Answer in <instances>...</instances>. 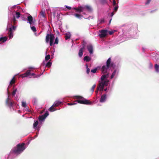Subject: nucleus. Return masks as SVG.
<instances>
[{"label":"nucleus","mask_w":159,"mask_h":159,"mask_svg":"<svg viewBox=\"0 0 159 159\" xmlns=\"http://www.w3.org/2000/svg\"><path fill=\"white\" fill-rule=\"evenodd\" d=\"M25 144L24 143L18 144L11 150V152L16 154H20L25 149Z\"/></svg>","instance_id":"obj_1"},{"label":"nucleus","mask_w":159,"mask_h":159,"mask_svg":"<svg viewBox=\"0 0 159 159\" xmlns=\"http://www.w3.org/2000/svg\"><path fill=\"white\" fill-rule=\"evenodd\" d=\"M55 37L52 34H48L46 37V42L48 43L49 42L50 45L52 46L53 45V41Z\"/></svg>","instance_id":"obj_2"},{"label":"nucleus","mask_w":159,"mask_h":159,"mask_svg":"<svg viewBox=\"0 0 159 159\" xmlns=\"http://www.w3.org/2000/svg\"><path fill=\"white\" fill-rule=\"evenodd\" d=\"M75 99H83L84 104L90 105L92 104V102L90 101L89 100H88L80 96H75Z\"/></svg>","instance_id":"obj_3"},{"label":"nucleus","mask_w":159,"mask_h":159,"mask_svg":"<svg viewBox=\"0 0 159 159\" xmlns=\"http://www.w3.org/2000/svg\"><path fill=\"white\" fill-rule=\"evenodd\" d=\"M111 58H109L107 60L106 62V66L107 68L112 67L114 68L115 65L113 62H111Z\"/></svg>","instance_id":"obj_4"},{"label":"nucleus","mask_w":159,"mask_h":159,"mask_svg":"<svg viewBox=\"0 0 159 159\" xmlns=\"http://www.w3.org/2000/svg\"><path fill=\"white\" fill-rule=\"evenodd\" d=\"M14 102L11 99L9 98V96L6 101V104L7 106L11 108L12 107Z\"/></svg>","instance_id":"obj_5"},{"label":"nucleus","mask_w":159,"mask_h":159,"mask_svg":"<svg viewBox=\"0 0 159 159\" xmlns=\"http://www.w3.org/2000/svg\"><path fill=\"white\" fill-rule=\"evenodd\" d=\"M49 113L48 111H46L45 114L39 117V120L40 121H43L45 118L48 115Z\"/></svg>","instance_id":"obj_6"},{"label":"nucleus","mask_w":159,"mask_h":159,"mask_svg":"<svg viewBox=\"0 0 159 159\" xmlns=\"http://www.w3.org/2000/svg\"><path fill=\"white\" fill-rule=\"evenodd\" d=\"M107 30H101L100 34V37L101 38L105 37L107 35Z\"/></svg>","instance_id":"obj_7"},{"label":"nucleus","mask_w":159,"mask_h":159,"mask_svg":"<svg viewBox=\"0 0 159 159\" xmlns=\"http://www.w3.org/2000/svg\"><path fill=\"white\" fill-rule=\"evenodd\" d=\"M85 47V45L84 44H83V47L82 48H81L79 51V56L80 57H82L83 55V51L84 49V48Z\"/></svg>","instance_id":"obj_8"},{"label":"nucleus","mask_w":159,"mask_h":159,"mask_svg":"<svg viewBox=\"0 0 159 159\" xmlns=\"http://www.w3.org/2000/svg\"><path fill=\"white\" fill-rule=\"evenodd\" d=\"M87 47L90 54H92L93 51V48L92 45L91 44H89L87 46Z\"/></svg>","instance_id":"obj_9"},{"label":"nucleus","mask_w":159,"mask_h":159,"mask_svg":"<svg viewBox=\"0 0 159 159\" xmlns=\"http://www.w3.org/2000/svg\"><path fill=\"white\" fill-rule=\"evenodd\" d=\"M107 98V95L106 94H103L101 96L100 100V102H103L106 101Z\"/></svg>","instance_id":"obj_10"},{"label":"nucleus","mask_w":159,"mask_h":159,"mask_svg":"<svg viewBox=\"0 0 159 159\" xmlns=\"http://www.w3.org/2000/svg\"><path fill=\"white\" fill-rule=\"evenodd\" d=\"M109 69V68H107V67L105 66H103L101 70L103 74H105L107 72V70Z\"/></svg>","instance_id":"obj_11"},{"label":"nucleus","mask_w":159,"mask_h":159,"mask_svg":"<svg viewBox=\"0 0 159 159\" xmlns=\"http://www.w3.org/2000/svg\"><path fill=\"white\" fill-rule=\"evenodd\" d=\"M8 35L10 38H11L13 37V33L12 30V28H10L8 30Z\"/></svg>","instance_id":"obj_12"},{"label":"nucleus","mask_w":159,"mask_h":159,"mask_svg":"<svg viewBox=\"0 0 159 159\" xmlns=\"http://www.w3.org/2000/svg\"><path fill=\"white\" fill-rule=\"evenodd\" d=\"M30 70H27L25 73L22 75V77L23 78L28 76L30 74Z\"/></svg>","instance_id":"obj_13"},{"label":"nucleus","mask_w":159,"mask_h":159,"mask_svg":"<svg viewBox=\"0 0 159 159\" xmlns=\"http://www.w3.org/2000/svg\"><path fill=\"white\" fill-rule=\"evenodd\" d=\"M27 20L30 24H31L33 23V18L30 15L28 16Z\"/></svg>","instance_id":"obj_14"},{"label":"nucleus","mask_w":159,"mask_h":159,"mask_svg":"<svg viewBox=\"0 0 159 159\" xmlns=\"http://www.w3.org/2000/svg\"><path fill=\"white\" fill-rule=\"evenodd\" d=\"M104 84L105 83H104V82H103V81H102L101 82H100L98 84L97 87L98 90H99V89L100 88H104V87L105 86Z\"/></svg>","instance_id":"obj_15"},{"label":"nucleus","mask_w":159,"mask_h":159,"mask_svg":"<svg viewBox=\"0 0 159 159\" xmlns=\"http://www.w3.org/2000/svg\"><path fill=\"white\" fill-rule=\"evenodd\" d=\"M61 102L58 101H57L55 102L53 104V106H54V107H58L59 105L61 104Z\"/></svg>","instance_id":"obj_16"},{"label":"nucleus","mask_w":159,"mask_h":159,"mask_svg":"<svg viewBox=\"0 0 159 159\" xmlns=\"http://www.w3.org/2000/svg\"><path fill=\"white\" fill-rule=\"evenodd\" d=\"M108 74H107V75H102L101 77V79L102 81H104V80L106 79V78H107L108 77Z\"/></svg>","instance_id":"obj_17"},{"label":"nucleus","mask_w":159,"mask_h":159,"mask_svg":"<svg viewBox=\"0 0 159 159\" xmlns=\"http://www.w3.org/2000/svg\"><path fill=\"white\" fill-rule=\"evenodd\" d=\"M7 37H1L0 38V41H2V42H4L7 40Z\"/></svg>","instance_id":"obj_18"},{"label":"nucleus","mask_w":159,"mask_h":159,"mask_svg":"<svg viewBox=\"0 0 159 159\" xmlns=\"http://www.w3.org/2000/svg\"><path fill=\"white\" fill-rule=\"evenodd\" d=\"M74 16L80 19H81L83 17L82 15L77 13H75L74 14Z\"/></svg>","instance_id":"obj_19"},{"label":"nucleus","mask_w":159,"mask_h":159,"mask_svg":"<svg viewBox=\"0 0 159 159\" xmlns=\"http://www.w3.org/2000/svg\"><path fill=\"white\" fill-rule=\"evenodd\" d=\"M40 15L44 18H45V12L44 11H42L40 13Z\"/></svg>","instance_id":"obj_20"},{"label":"nucleus","mask_w":159,"mask_h":159,"mask_svg":"<svg viewBox=\"0 0 159 159\" xmlns=\"http://www.w3.org/2000/svg\"><path fill=\"white\" fill-rule=\"evenodd\" d=\"M90 58L88 56H86L84 57V61H86L87 62H89L90 60Z\"/></svg>","instance_id":"obj_21"},{"label":"nucleus","mask_w":159,"mask_h":159,"mask_svg":"<svg viewBox=\"0 0 159 159\" xmlns=\"http://www.w3.org/2000/svg\"><path fill=\"white\" fill-rule=\"evenodd\" d=\"M154 67L156 71L157 72H159V65H158L157 64H155V65Z\"/></svg>","instance_id":"obj_22"},{"label":"nucleus","mask_w":159,"mask_h":159,"mask_svg":"<svg viewBox=\"0 0 159 159\" xmlns=\"http://www.w3.org/2000/svg\"><path fill=\"white\" fill-rule=\"evenodd\" d=\"M81 8H80V6L78 8L74 7L73 9L75 10L76 11L81 12Z\"/></svg>","instance_id":"obj_23"},{"label":"nucleus","mask_w":159,"mask_h":159,"mask_svg":"<svg viewBox=\"0 0 159 159\" xmlns=\"http://www.w3.org/2000/svg\"><path fill=\"white\" fill-rule=\"evenodd\" d=\"M70 37V34H66L65 36V38L66 40L69 39Z\"/></svg>","instance_id":"obj_24"},{"label":"nucleus","mask_w":159,"mask_h":159,"mask_svg":"<svg viewBox=\"0 0 159 159\" xmlns=\"http://www.w3.org/2000/svg\"><path fill=\"white\" fill-rule=\"evenodd\" d=\"M54 107H54V106H53V105L49 109V110L51 111V112H53L55 110H56L54 109Z\"/></svg>","instance_id":"obj_25"},{"label":"nucleus","mask_w":159,"mask_h":159,"mask_svg":"<svg viewBox=\"0 0 159 159\" xmlns=\"http://www.w3.org/2000/svg\"><path fill=\"white\" fill-rule=\"evenodd\" d=\"M77 99V100L75 101V102H77L78 103L80 104H84L83 99H82V100H79L80 99Z\"/></svg>","instance_id":"obj_26"},{"label":"nucleus","mask_w":159,"mask_h":159,"mask_svg":"<svg viewBox=\"0 0 159 159\" xmlns=\"http://www.w3.org/2000/svg\"><path fill=\"white\" fill-rule=\"evenodd\" d=\"M15 82V79L14 77H13V78L11 80L10 82V85H12L14 84Z\"/></svg>","instance_id":"obj_27"},{"label":"nucleus","mask_w":159,"mask_h":159,"mask_svg":"<svg viewBox=\"0 0 159 159\" xmlns=\"http://www.w3.org/2000/svg\"><path fill=\"white\" fill-rule=\"evenodd\" d=\"M52 65V62L50 61H49L47 62V63L46 65V66L48 67V68H49Z\"/></svg>","instance_id":"obj_28"},{"label":"nucleus","mask_w":159,"mask_h":159,"mask_svg":"<svg viewBox=\"0 0 159 159\" xmlns=\"http://www.w3.org/2000/svg\"><path fill=\"white\" fill-rule=\"evenodd\" d=\"M38 121L37 120H36L33 124V126L34 128H36L38 125Z\"/></svg>","instance_id":"obj_29"},{"label":"nucleus","mask_w":159,"mask_h":159,"mask_svg":"<svg viewBox=\"0 0 159 159\" xmlns=\"http://www.w3.org/2000/svg\"><path fill=\"white\" fill-rule=\"evenodd\" d=\"M85 8L88 11H92V9L90 6H85Z\"/></svg>","instance_id":"obj_30"},{"label":"nucleus","mask_w":159,"mask_h":159,"mask_svg":"<svg viewBox=\"0 0 159 159\" xmlns=\"http://www.w3.org/2000/svg\"><path fill=\"white\" fill-rule=\"evenodd\" d=\"M50 56L49 55H46L45 57V60L47 61L50 58Z\"/></svg>","instance_id":"obj_31"},{"label":"nucleus","mask_w":159,"mask_h":159,"mask_svg":"<svg viewBox=\"0 0 159 159\" xmlns=\"http://www.w3.org/2000/svg\"><path fill=\"white\" fill-rule=\"evenodd\" d=\"M96 84H94L91 89V91L92 93H93L94 91V89L96 87Z\"/></svg>","instance_id":"obj_32"},{"label":"nucleus","mask_w":159,"mask_h":159,"mask_svg":"<svg viewBox=\"0 0 159 159\" xmlns=\"http://www.w3.org/2000/svg\"><path fill=\"white\" fill-rule=\"evenodd\" d=\"M22 106L24 107H26L27 106L26 103L25 102H22Z\"/></svg>","instance_id":"obj_33"},{"label":"nucleus","mask_w":159,"mask_h":159,"mask_svg":"<svg viewBox=\"0 0 159 159\" xmlns=\"http://www.w3.org/2000/svg\"><path fill=\"white\" fill-rule=\"evenodd\" d=\"M16 21V17H15V16H14L13 18V20H12L13 24L14 25H15Z\"/></svg>","instance_id":"obj_34"},{"label":"nucleus","mask_w":159,"mask_h":159,"mask_svg":"<svg viewBox=\"0 0 159 159\" xmlns=\"http://www.w3.org/2000/svg\"><path fill=\"white\" fill-rule=\"evenodd\" d=\"M31 30L34 32H35L36 31V28L34 26L31 27Z\"/></svg>","instance_id":"obj_35"},{"label":"nucleus","mask_w":159,"mask_h":159,"mask_svg":"<svg viewBox=\"0 0 159 159\" xmlns=\"http://www.w3.org/2000/svg\"><path fill=\"white\" fill-rule=\"evenodd\" d=\"M104 82V83H105V86H107L108 85V82H109V80H106L104 81H103Z\"/></svg>","instance_id":"obj_36"},{"label":"nucleus","mask_w":159,"mask_h":159,"mask_svg":"<svg viewBox=\"0 0 159 159\" xmlns=\"http://www.w3.org/2000/svg\"><path fill=\"white\" fill-rule=\"evenodd\" d=\"M20 13L19 12H16V17L17 18H18L20 17Z\"/></svg>","instance_id":"obj_37"},{"label":"nucleus","mask_w":159,"mask_h":159,"mask_svg":"<svg viewBox=\"0 0 159 159\" xmlns=\"http://www.w3.org/2000/svg\"><path fill=\"white\" fill-rule=\"evenodd\" d=\"M58 43V39L57 37L55 40V42L54 43V44H57Z\"/></svg>","instance_id":"obj_38"},{"label":"nucleus","mask_w":159,"mask_h":159,"mask_svg":"<svg viewBox=\"0 0 159 159\" xmlns=\"http://www.w3.org/2000/svg\"><path fill=\"white\" fill-rule=\"evenodd\" d=\"M30 74L31 76H34L35 78L38 77L40 76V75H36L34 73Z\"/></svg>","instance_id":"obj_39"},{"label":"nucleus","mask_w":159,"mask_h":159,"mask_svg":"<svg viewBox=\"0 0 159 159\" xmlns=\"http://www.w3.org/2000/svg\"><path fill=\"white\" fill-rule=\"evenodd\" d=\"M97 70V68H95L91 70V72L94 73H95Z\"/></svg>","instance_id":"obj_40"},{"label":"nucleus","mask_w":159,"mask_h":159,"mask_svg":"<svg viewBox=\"0 0 159 159\" xmlns=\"http://www.w3.org/2000/svg\"><path fill=\"white\" fill-rule=\"evenodd\" d=\"M80 8H81V12H83L84 9H85V6L84 7L80 6Z\"/></svg>","instance_id":"obj_41"},{"label":"nucleus","mask_w":159,"mask_h":159,"mask_svg":"<svg viewBox=\"0 0 159 159\" xmlns=\"http://www.w3.org/2000/svg\"><path fill=\"white\" fill-rule=\"evenodd\" d=\"M86 68H87V70H86V72L88 74H89L90 72V69L88 68V65H86Z\"/></svg>","instance_id":"obj_42"},{"label":"nucleus","mask_w":159,"mask_h":159,"mask_svg":"<svg viewBox=\"0 0 159 159\" xmlns=\"http://www.w3.org/2000/svg\"><path fill=\"white\" fill-rule=\"evenodd\" d=\"M16 91H17V89H15L12 92V95L13 96H15V94L16 93Z\"/></svg>","instance_id":"obj_43"},{"label":"nucleus","mask_w":159,"mask_h":159,"mask_svg":"<svg viewBox=\"0 0 159 159\" xmlns=\"http://www.w3.org/2000/svg\"><path fill=\"white\" fill-rule=\"evenodd\" d=\"M104 22V20L103 19H102L100 20L99 22V24H101L102 23Z\"/></svg>","instance_id":"obj_44"},{"label":"nucleus","mask_w":159,"mask_h":159,"mask_svg":"<svg viewBox=\"0 0 159 159\" xmlns=\"http://www.w3.org/2000/svg\"><path fill=\"white\" fill-rule=\"evenodd\" d=\"M102 4H104L106 2V0H100Z\"/></svg>","instance_id":"obj_45"},{"label":"nucleus","mask_w":159,"mask_h":159,"mask_svg":"<svg viewBox=\"0 0 159 159\" xmlns=\"http://www.w3.org/2000/svg\"><path fill=\"white\" fill-rule=\"evenodd\" d=\"M118 6L115 7L114 8V10L115 11H116L118 10Z\"/></svg>","instance_id":"obj_46"},{"label":"nucleus","mask_w":159,"mask_h":159,"mask_svg":"<svg viewBox=\"0 0 159 159\" xmlns=\"http://www.w3.org/2000/svg\"><path fill=\"white\" fill-rule=\"evenodd\" d=\"M76 104V103H68V105H70V106H71V105H75V104Z\"/></svg>","instance_id":"obj_47"},{"label":"nucleus","mask_w":159,"mask_h":159,"mask_svg":"<svg viewBox=\"0 0 159 159\" xmlns=\"http://www.w3.org/2000/svg\"><path fill=\"white\" fill-rule=\"evenodd\" d=\"M151 1V0H147V2L145 3L146 4H148Z\"/></svg>","instance_id":"obj_48"},{"label":"nucleus","mask_w":159,"mask_h":159,"mask_svg":"<svg viewBox=\"0 0 159 159\" xmlns=\"http://www.w3.org/2000/svg\"><path fill=\"white\" fill-rule=\"evenodd\" d=\"M116 0H113V5L115 6L116 5Z\"/></svg>","instance_id":"obj_49"},{"label":"nucleus","mask_w":159,"mask_h":159,"mask_svg":"<svg viewBox=\"0 0 159 159\" xmlns=\"http://www.w3.org/2000/svg\"><path fill=\"white\" fill-rule=\"evenodd\" d=\"M116 70H115L114 71V72H113L112 75H113L114 76H115V74H116Z\"/></svg>","instance_id":"obj_50"},{"label":"nucleus","mask_w":159,"mask_h":159,"mask_svg":"<svg viewBox=\"0 0 159 159\" xmlns=\"http://www.w3.org/2000/svg\"><path fill=\"white\" fill-rule=\"evenodd\" d=\"M66 7L69 10H70L71 9V7H70L66 6Z\"/></svg>","instance_id":"obj_51"},{"label":"nucleus","mask_w":159,"mask_h":159,"mask_svg":"<svg viewBox=\"0 0 159 159\" xmlns=\"http://www.w3.org/2000/svg\"><path fill=\"white\" fill-rule=\"evenodd\" d=\"M114 13L113 12L112 13H111V14L110 16L111 17H112L114 15Z\"/></svg>","instance_id":"obj_52"},{"label":"nucleus","mask_w":159,"mask_h":159,"mask_svg":"<svg viewBox=\"0 0 159 159\" xmlns=\"http://www.w3.org/2000/svg\"><path fill=\"white\" fill-rule=\"evenodd\" d=\"M99 89H100V91H102L103 90V88H100Z\"/></svg>","instance_id":"obj_53"},{"label":"nucleus","mask_w":159,"mask_h":159,"mask_svg":"<svg viewBox=\"0 0 159 159\" xmlns=\"http://www.w3.org/2000/svg\"><path fill=\"white\" fill-rule=\"evenodd\" d=\"M113 32L112 31H109V33L111 35L113 34Z\"/></svg>","instance_id":"obj_54"},{"label":"nucleus","mask_w":159,"mask_h":159,"mask_svg":"<svg viewBox=\"0 0 159 159\" xmlns=\"http://www.w3.org/2000/svg\"><path fill=\"white\" fill-rule=\"evenodd\" d=\"M16 28V27L14 26H12V29L14 30H15Z\"/></svg>","instance_id":"obj_55"},{"label":"nucleus","mask_w":159,"mask_h":159,"mask_svg":"<svg viewBox=\"0 0 159 159\" xmlns=\"http://www.w3.org/2000/svg\"><path fill=\"white\" fill-rule=\"evenodd\" d=\"M114 76L113 75H111V79H112L114 77Z\"/></svg>","instance_id":"obj_56"},{"label":"nucleus","mask_w":159,"mask_h":159,"mask_svg":"<svg viewBox=\"0 0 159 159\" xmlns=\"http://www.w3.org/2000/svg\"><path fill=\"white\" fill-rule=\"evenodd\" d=\"M98 89L97 88V90L96 91V92L97 93L98 92Z\"/></svg>","instance_id":"obj_57"},{"label":"nucleus","mask_w":159,"mask_h":159,"mask_svg":"<svg viewBox=\"0 0 159 159\" xmlns=\"http://www.w3.org/2000/svg\"><path fill=\"white\" fill-rule=\"evenodd\" d=\"M107 89L106 88L104 90L105 91H107Z\"/></svg>","instance_id":"obj_58"},{"label":"nucleus","mask_w":159,"mask_h":159,"mask_svg":"<svg viewBox=\"0 0 159 159\" xmlns=\"http://www.w3.org/2000/svg\"><path fill=\"white\" fill-rule=\"evenodd\" d=\"M111 19L110 20V21H109V23H111Z\"/></svg>","instance_id":"obj_59"},{"label":"nucleus","mask_w":159,"mask_h":159,"mask_svg":"<svg viewBox=\"0 0 159 159\" xmlns=\"http://www.w3.org/2000/svg\"><path fill=\"white\" fill-rule=\"evenodd\" d=\"M7 90L8 91V88L7 89Z\"/></svg>","instance_id":"obj_60"},{"label":"nucleus","mask_w":159,"mask_h":159,"mask_svg":"<svg viewBox=\"0 0 159 159\" xmlns=\"http://www.w3.org/2000/svg\"><path fill=\"white\" fill-rule=\"evenodd\" d=\"M28 111H29V109H28Z\"/></svg>","instance_id":"obj_61"},{"label":"nucleus","mask_w":159,"mask_h":159,"mask_svg":"<svg viewBox=\"0 0 159 159\" xmlns=\"http://www.w3.org/2000/svg\"><path fill=\"white\" fill-rule=\"evenodd\" d=\"M152 11H151V12H152Z\"/></svg>","instance_id":"obj_62"}]
</instances>
